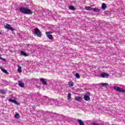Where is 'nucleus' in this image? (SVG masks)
I'll use <instances>...</instances> for the list:
<instances>
[{"label": "nucleus", "mask_w": 125, "mask_h": 125, "mask_svg": "<svg viewBox=\"0 0 125 125\" xmlns=\"http://www.w3.org/2000/svg\"><path fill=\"white\" fill-rule=\"evenodd\" d=\"M113 88L116 91H118V92H122V93H125V90L121 88L120 87L114 86Z\"/></svg>", "instance_id": "f03ea898"}, {"label": "nucleus", "mask_w": 125, "mask_h": 125, "mask_svg": "<svg viewBox=\"0 0 125 125\" xmlns=\"http://www.w3.org/2000/svg\"><path fill=\"white\" fill-rule=\"evenodd\" d=\"M75 77L77 78V79H80V74H79L78 73H76L75 74Z\"/></svg>", "instance_id": "a878e982"}, {"label": "nucleus", "mask_w": 125, "mask_h": 125, "mask_svg": "<svg viewBox=\"0 0 125 125\" xmlns=\"http://www.w3.org/2000/svg\"><path fill=\"white\" fill-rule=\"evenodd\" d=\"M69 9L70 10H76V8H75V7H74V6H69Z\"/></svg>", "instance_id": "6ab92c4d"}, {"label": "nucleus", "mask_w": 125, "mask_h": 125, "mask_svg": "<svg viewBox=\"0 0 125 125\" xmlns=\"http://www.w3.org/2000/svg\"><path fill=\"white\" fill-rule=\"evenodd\" d=\"M100 85H102V86H104V87H106L107 85H109V84L107 83H102L99 84Z\"/></svg>", "instance_id": "2eb2a0df"}, {"label": "nucleus", "mask_w": 125, "mask_h": 125, "mask_svg": "<svg viewBox=\"0 0 125 125\" xmlns=\"http://www.w3.org/2000/svg\"><path fill=\"white\" fill-rule=\"evenodd\" d=\"M5 28H6V29H8V30H10L11 31H14V29H13L11 25L7 23L5 25Z\"/></svg>", "instance_id": "423d86ee"}, {"label": "nucleus", "mask_w": 125, "mask_h": 125, "mask_svg": "<svg viewBox=\"0 0 125 125\" xmlns=\"http://www.w3.org/2000/svg\"><path fill=\"white\" fill-rule=\"evenodd\" d=\"M92 10H93V11H95V12H99V11H100V9H99L98 8H92Z\"/></svg>", "instance_id": "dca6fc26"}, {"label": "nucleus", "mask_w": 125, "mask_h": 125, "mask_svg": "<svg viewBox=\"0 0 125 125\" xmlns=\"http://www.w3.org/2000/svg\"><path fill=\"white\" fill-rule=\"evenodd\" d=\"M0 93L1 94H6V91L5 90H0Z\"/></svg>", "instance_id": "f3484780"}, {"label": "nucleus", "mask_w": 125, "mask_h": 125, "mask_svg": "<svg viewBox=\"0 0 125 125\" xmlns=\"http://www.w3.org/2000/svg\"><path fill=\"white\" fill-rule=\"evenodd\" d=\"M47 38H48V39H49V40H52L53 39V37H52V35L50 34H52V32L49 31V32H46L45 33Z\"/></svg>", "instance_id": "20e7f679"}, {"label": "nucleus", "mask_w": 125, "mask_h": 125, "mask_svg": "<svg viewBox=\"0 0 125 125\" xmlns=\"http://www.w3.org/2000/svg\"><path fill=\"white\" fill-rule=\"evenodd\" d=\"M83 99L85 101H89V100H90V98L87 95L84 96Z\"/></svg>", "instance_id": "9b49d317"}, {"label": "nucleus", "mask_w": 125, "mask_h": 125, "mask_svg": "<svg viewBox=\"0 0 125 125\" xmlns=\"http://www.w3.org/2000/svg\"><path fill=\"white\" fill-rule=\"evenodd\" d=\"M81 99H82V98H81V97H76L75 98V100L77 101H80V100H81Z\"/></svg>", "instance_id": "393cba45"}, {"label": "nucleus", "mask_w": 125, "mask_h": 125, "mask_svg": "<svg viewBox=\"0 0 125 125\" xmlns=\"http://www.w3.org/2000/svg\"><path fill=\"white\" fill-rule=\"evenodd\" d=\"M18 73H22V68L21 66L19 65V68L18 69Z\"/></svg>", "instance_id": "a211bd4d"}, {"label": "nucleus", "mask_w": 125, "mask_h": 125, "mask_svg": "<svg viewBox=\"0 0 125 125\" xmlns=\"http://www.w3.org/2000/svg\"><path fill=\"white\" fill-rule=\"evenodd\" d=\"M0 35H1V32H0Z\"/></svg>", "instance_id": "cd10ccee"}, {"label": "nucleus", "mask_w": 125, "mask_h": 125, "mask_svg": "<svg viewBox=\"0 0 125 125\" xmlns=\"http://www.w3.org/2000/svg\"><path fill=\"white\" fill-rule=\"evenodd\" d=\"M35 34L37 35V36L41 37H42V33L41 32V31H40V29L38 28H36L35 29Z\"/></svg>", "instance_id": "7ed1b4c3"}, {"label": "nucleus", "mask_w": 125, "mask_h": 125, "mask_svg": "<svg viewBox=\"0 0 125 125\" xmlns=\"http://www.w3.org/2000/svg\"><path fill=\"white\" fill-rule=\"evenodd\" d=\"M101 77L102 78H108L109 77V74L106 73H103L101 74Z\"/></svg>", "instance_id": "6e6552de"}, {"label": "nucleus", "mask_w": 125, "mask_h": 125, "mask_svg": "<svg viewBox=\"0 0 125 125\" xmlns=\"http://www.w3.org/2000/svg\"><path fill=\"white\" fill-rule=\"evenodd\" d=\"M15 118L16 119H19V118H20V115H19V113H16L15 115Z\"/></svg>", "instance_id": "aec40b11"}, {"label": "nucleus", "mask_w": 125, "mask_h": 125, "mask_svg": "<svg viewBox=\"0 0 125 125\" xmlns=\"http://www.w3.org/2000/svg\"><path fill=\"white\" fill-rule=\"evenodd\" d=\"M20 12L23 14H27L28 15H32L33 14V11L30 9L25 7H20L19 8Z\"/></svg>", "instance_id": "f257e3e1"}, {"label": "nucleus", "mask_w": 125, "mask_h": 125, "mask_svg": "<svg viewBox=\"0 0 125 125\" xmlns=\"http://www.w3.org/2000/svg\"><path fill=\"white\" fill-rule=\"evenodd\" d=\"M68 84L70 86H74V83H73V82H69V83H68Z\"/></svg>", "instance_id": "b1692460"}, {"label": "nucleus", "mask_w": 125, "mask_h": 125, "mask_svg": "<svg viewBox=\"0 0 125 125\" xmlns=\"http://www.w3.org/2000/svg\"><path fill=\"white\" fill-rule=\"evenodd\" d=\"M77 122L79 123L80 125H84V123H83L81 119H78Z\"/></svg>", "instance_id": "ddd939ff"}, {"label": "nucleus", "mask_w": 125, "mask_h": 125, "mask_svg": "<svg viewBox=\"0 0 125 125\" xmlns=\"http://www.w3.org/2000/svg\"><path fill=\"white\" fill-rule=\"evenodd\" d=\"M42 111H40V113H42Z\"/></svg>", "instance_id": "c85d7f7f"}, {"label": "nucleus", "mask_w": 125, "mask_h": 125, "mask_svg": "<svg viewBox=\"0 0 125 125\" xmlns=\"http://www.w3.org/2000/svg\"><path fill=\"white\" fill-rule=\"evenodd\" d=\"M72 94H71V93H69L68 94V95H67V100H70V99H71V96Z\"/></svg>", "instance_id": "5701e85b"}, {"label": "nucleus", "mask_w": 125, "mask_h": 125, "mask_svg": "<svg viewBox=\"0 0 125 125\" xmlns=\"http://www.w3.org/2000/svg\"><path fill=\"white\" fill-rule=\"evenodd\" d=\"M19 86H20V87H25L24 83L21 81H19Z\"/></svg>", "instance_id": "1a4fd4ad"}, {"label": "nucleus", "mask_w": 125, "mask_h": 125, "mask_svg": "<svg viewBox=\"0 0 125 125\" xmlns=\"http://www.w3.org/2000/svg\"><path fill=\"white\" fill-rule=\"evenodd\" d=\"M85 10H92V8L89 7V6H86L85 8Z\"/></svg>", "instance_id": "412c9836"}, {"label": "nucleus", "mask_w": 125, "mask_h": 125, "mask_svg": "<svg viewBox=\"0 0 125 125\" xmlns=\"http://www.w3.org/2000/svg\"><path fill=\"white\" fill-rule=\"evenodd\" d=\"M0 59L3 61H5V59L1 58V55L0 54Z\"/></svg>", "instance_id": "bb28decb"}, {"label": "nucleus", "mask_w": 125, "mask_h": 125, "mask_svg": "<svg viewBox=\"0 0 125 125\" xmlns=\"http://www.w3.org/2000/svg\"><path fill=\"white\" fill-rule=\"evenodd\" d=\"M106 7H107V5H106V4L103 3L102 5V9L105 10V9H106Z\"/></svg>", "instance_id": "4468645a"}, {"label": "nucleus", "mask_w": 125, "mask_h": 125, "mask_svg": "<svg viewBox=\"0 0 125 125\" xmlns=\"http://www.w3.org/2000/svg\"><path fill=\"white\" fill-rule=\"evenodd\" d=\"M21 55H22L23 56H24L25 57H27L28 56V54H27L25 52L21 51Z\"/></svg>", "instance_id": "f8f14e48"}, {"label": "nucleus", "mask_w": 125, "mask_h": 125, "mask_svg": "<svg viewBox=\"0 0 125 125\" xmlns=\"http://www.w3.org/2000/svg\"><path fill=\"white\" fill-rule=\"evenodd\" d=\"M9 101L10 102H12V103H14L16 105H20L19 103H18L16 100H15L14 99H9Z\"/></svg>", "instance_id": "0eeeda50"}, {"label": "nucleus", "mask_w": 125, "mask_h": 125, "mask_svg": "<svg viewBox=\"0 0 125 125\" xmlns=\"http://www.w3.org/2000/svg\"><path fill=\"white\" fill-rule=\"evenodd\" d=\"M43 99L46 103H47V102H52V103H54V101H53V100H49V99L47 97H45V96L43 97Z\"/></svg>", "instance_id": "39448f33"}, {"label": "nucleus", "mask_w": 125, "mask_h": 125, "mask_svg": "<svg viewBox=\"0 0 125 125\" xmlns=\"http://www.w3.org/2000/svg\"><path fill=\"white\" fill-rule=\"evenodd\" d=\"M40 81L42 82V83L44 85H45L47 83V82L45 81V79H44V78H41Z\"/></svg>", "instance_id": "9d476101"}, {"label": "nucleus", "mask_w": 125, "mask_h": 125, "mask_svg": "<svg viewBox=\"0 0 125 125\" xmlns=\"http://www.w3.org/2000/svg\"><path fill=\"white\" fill-rule=\"evenodd\" d=\"M0 69L2 71V72H3V73H4L5 74H7L8 73L6 69H3L1 67L0 68Z\"/></svg>", "instance_id": "4be33fe9"}]
</instances>
